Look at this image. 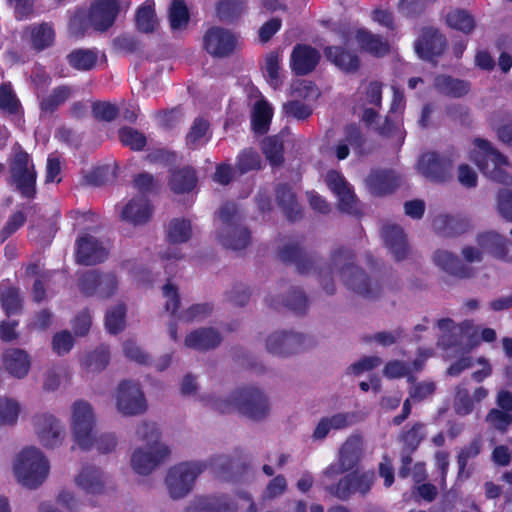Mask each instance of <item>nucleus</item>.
<instances>
[{
	"instance_id": "29",
	"label": "nucleus",
	"mask_w": 512,
	"mask_h": 512,
	"mask_svg": "<svg viewBox=\"0 0 512 512\" xmlns=\"http://www.w3.org/2000/svg\"><path fill=\"white\" fill-rule=\"evenodd\" d=\"M276 202L290 222L303 217L302 208L292 187L287 183L278 184L275 189Z\"/></svg>"
},
{
	"instance_id": "42",
	"label": "nucleus",
	"mask_w": 512,
	"mask_h": 512,
	"mask_svg": "<svg viewBox=\"0 0 512 512\" xmlns=\"http://www.w3.org/2000/svg\"><path fill=\"white\" fill-rule=\"evenodd\" d=\"M445 23L449 28L465 35L471 34L476 27L474 16L469 11L461 8L450 10L446 14Z\"/></svg>"
},
{
	"instance_id": "38",
	"label": "nucleus",
	"mask_w": 512,
	"mask_h": 512,
	"mask_svg": "<svg viewBox=\"0 0 512 512\" xmlns=\"http://www.w3.org/2000/svg\"><path fill=\"white\" fill-rule=\"evenodd\" d=\"M265 302L272 309L278 310L282 306L296 314H305L308 308V298L304 291L298 288L291 289L287 298L282 301L271 296L267 297Z\"/></svg>"
},
{
	"instance_id": "47",
	"label": "nucleus",
	"mask_w": 512,
	"mask_h": 512,
	"mask_svg": "<svg viewBox=\"0 0 512 512\" xmlns=\"http://www.w3.org/2000/svg\"><path fill=\"white\" fill-rule=\"evenodd\" d=\"M68 64L78 71L92 70L98 61V54L91 49H74L67 55Z\"/></svg>"
},
{
	"instance_id": "63",
	"label": "nucleus",
	"mask_w": 512,
	"mask_h": 512,
	"mask_svg": "<svg viewBox=\"0 0 512 512\" xmlns=\"http://www.w3.org/2000/svg\"><path fill=\"white\" fill-rule=\"evenodd\" d=\"M403 125V118L400 115L388 113L382 124L374 127L375 131L382 137H392Z\"/></svg>"
},
{
	"instance_id": "59",
	"label": "nucleus",
	"mask_w": 512,
	"mask_h": 512,
	"mask_svg": "<svg viewBox=\"0 0 512 512\" xmlns=\"http://www.w3.org/2000/svg\"><path fill=\"white\" fill-rule=\"evenodd\" d=\"M100 279L101 272L97 269L82 273L78 278L80 292L87 297L98 295Z\"/></svg>"
},
{
	"instance_id": "20",
	"label": "nucleus",
	"mask_w": 512,
	"mask_h": 512,
	"mask_svg": "<svg viewBox=\"0 0 512 512\" xmlns=\"http://www.w3.org/2000/svg\"><path fill=\"white\" fill-rule=\"evenodd\" d=\"M76 261L85 266H93L104 262L108 257V251L92 235L86 234L76 240Z\"/></svg>"
},
{
	"instance_id": "62",
	"label": "nucleus",
	"mask_w": 512,
	"mask_h": 512,
	"mask_svg": "<svg viewBox=\"0 0 512 512\" xmlns=\"http://www.w3.org/2000/svg\"><path fill=\"white\" fill-rule=\"evenodd\" d=\"M19 413L20 406L17 401L0 397V426L15 424Z\"/></svg>"
},
{
	"instance_id": "3",
	"label": "nucleus",
	"mask_w": 512,
	"mask_h": 512,
	"mask_svg": "<svg viewBox=\"0 0 512 512\" xmlns=\"http://www.w3.org/2000/svg\"><path fill=\"white\" fill-rule=\"evenodd\" d=\"M207 403L220 414H229L237 410L241 415L252 420H262L270 411L266 395L253 386L238 388L229 399L209 397Z\"/></svg>"
},
{
	"instance_id": "57",
	"label": "nucleus",
	"mask_w": 512,
	"mask_h": 512,
	"mask_svg": "<svg viewBox=\"0 0 512 512\" xmlns=\"http://www.w3.org/2000/svg\"><path fill=\"white\" fill-rule=\"evenodd\" d=\"M110 361V353L107 347L101 346L86 354L82 365L91 372L104 370Z\"/></svg>"
},
{
	"instance_id": "56",
	"label": "nucleus",
	"mask_w": 512,
	"mask_h": 512,
	"mask_svg": "<svg viewBox=\"0 0 512 512\" xmlns=\"http://www.w3.org/2000/svg\"><path fill=\"white\" fill-rule=\"evenodd\" d=\"M262 150L272 166H280L284 163L283 141L278 136L267 137L263 141Z\"/></svg>"
},
{
	"instance_id": "31",
	"label": "nucleus",
	"mask_w": 512,
	"mask_h": 512,
	"mask_svg": "<svg viewBox=\"0 0 512 512\" xmlns=\"http://www.w3.org/2000/svg\"><path fill=\"white\" fill-rule=\"evenodd\" d=\"M355 39L362 51L380 58L390 52L389 42L381 35L374 34L366 28H358Z\"/></svg>"
},
{
	"instance_id": "53",
	"label": "nucleus",
	"mask_w": 512,
	"mask_h": 512,
	"mask_svg": "<svg viewBox=\"0 0 512 512\" xmlns=\"http://www.w3.org/2000/svg\"><path fill=\"white\" fill-rule=\"evenodd\" d=\"M280 55L276 51H271L265 57V63L262 67V71L266 78L267 83L274 90L278 89L282 85V79L280 76Z\"/></svg>"
},
{
	"instance_id": "4",
	"label": "nucleus",
	"mask_w": 512,
	"mask_h": 512,
	"mask_svg": "<svg viewBox=\"0 0 512 512\" xmlns=\"http://www.w3.org/2000/svg\"><path fill=\"white\" fill-rule=\"evenodd\" d=\"M95 418L92 406L84 401L78 400L72 407V432L75 443L82 450H89L96 443L100 453H109L113 451L117 445V438L112 433L100 435L98 438L93 437V428Z\"/></svg>"
},
{
	"instance_id": "30",
	"label": "nucleus",
	"mask_w": 512,
	"mask_h": 512,
	"mask_svg": "<svg viewBox=\"0 0 512 512\" xmlns=\"http://www.w3.org/2000/svg\"><path fill=\"white\" fill-rule=\"evenodd\" d=\"M433 261L441 270L460 279L471 278L474 274L473 268L463 264L456 255L445 250H437L433 255Z\"/></svg>"
},
{
	"instance_id": "28",
	"label": "nucleus",
	"mask_w": 512,
	"mask_h": 512,
	"mask_svg": "<svg viewBox=\"0 0 512 512\" xmlns=\"http://www.w3.org/2000/svg\"><path fill=\"white\" fill-rule=\"evenodd\" d=\"M326 59L345 73H355L360 68V58L343 46H326L323 50Z\"/></svg>"
},
{
	"instance_id": "36",
	"label": "nucleus",
	"mask_w": 512,
	"mask_h": 512,
	"mask_svg": "<svg viewBox=\"0 0 512 512\" xmlns=\"http://www.w3.org/2000/svg\"><path fill=\"white\" fill-rule=\"evenodd\" d=\"M222 337L213 328H199L189 333L185 338V345L198 351H207L220 345Z\"/></svg>"
},
{
	"instance_id": "40",
	"label": "nucleus",
	"mask_w": 512,
	"mask_h": 512,
	"mask_svg": "<svg viewBox=\"0 0 512 512\" xmlns=\"http://www.w3.org/2000/svg\"><path fill=\"white\" fill-rule=\"evenodd\" d=\"M211 138L210 122L203 116L196 117L185 136L186 146L195 150L205 145Z\"/></svg>"
},
{
	"instance_id": "26",
	"label": "nucleus",
	"mask_w": 512,
	"mask_h": 512,
	"mask_svg": "<svg viewBox=\"0 0 512 512\" xmlns=\"http://www.w3.org/2000/svg\"><path fill=\"white\" fill-rule=\"evenodd\" d=\"M153 213V206L145 196L132 198L122 209L121 219L135 226L147 223Z\"/></svg>"
},
{
	"instance_id": "14",
	"label": "nucleus",
	"mask_w": 512,
	"mask_h": 512,
	"mask_svg": "<svg viewBox=\"0 0 512 512\" xmlns=\"http://www.w3.org/2000/svg\"><path fill=\"white\" fill-rule=\"evenodd\" d=\"M236 46V36L225 28L212 26L204 33L203 48L213 57H228L235 51Z\"/></svg>"
},
{
	"instance_id": "15",
	"label": "nucleus",
	"mask_w": 512,
	"mask_h": 512,
	"mask_svg": "<svg viewBox=\"0 0 512 512\" xmlns=\"http://www.w3.org/2000/svg\"><path fill=\"white\" fill-rule=\"evenodd\" d=\"M126 8L130 6L129 1H123ZM120 0H95L89 9V22L97 31H107L115 22L121 11Z\"/></svg>"
},
{
	"instance_id": "12",
	"label": "nucleus",
	"mask_w": 512,
	"mask_h": 512,
	"mask_svg": "<svg viewBox=\"0 0 512 512\" xmlns=\"http://www.w3.org/2000/svg\"><path fill=\"white\" fill-rule=\"evenodd\" d=\"M116 407L124 416L144 413L147 403L140 385L130 380H122L116 390Z\"/></svg>"
},
{
	"instance_id": "54",
	"label": "nucleus",
	"mask_w": 512,
	"mask_h": 512,
	"mask_svg": "<svg viewBox=\"0 0 512 512\" xmlns=\"http://www.w3.org/2000/svg\"><path fill=\"white\" fill-rule=\"evenodd\" d=\"M261 163L259 153L252 148H248L238 154L235 169L240 175H243L250 171L260 170Z\"/></svg>"
},
{
	"instance_id": "39",
	"label": "nucleus",
	"mask_w": 512,
	"mask_h": 512,
	"mask_svg": "<svg viewBox=\"0 0 512 512\" xmlns=\"http://www.w3.org/2000/svg\"><path fill=\"white\" fill-rule=\"evenodd\" d=\"M76 483L88 494H101L104 492L103 473L95 466H84L76 477Z\"/></svg>"
},
{
	"instance_id": "25",
	"label": "nucleus",
	"mask_w": 512,
	"mask_h": 512,
	"mask_svg": "<svg viewBox=\"0 0 512 512\" xmlns=\"http://www.w3.org/2000/svg\"><path fill=\"white\" fill-rule=\"evenodd\" d=\"M235 501L228 495L202 496L186 508V512H236Z\"/></svg>"
},
{
	"instance_id": "33",
	"label": "nucleus",
	"mask_w": 512,
	"mask_h": 512,
	"mask_svg": "<svg viewBox=\"0 0 512 512\" xmlns=\"http://www.w3.org/2000/svg\"><path fill=\"white\" fill-rule=\"evenodd\" d=\"M198 177L195 168L184 166L170 171L168 185L175 194L189 193L197 186Z\"/></svg>"
},
{
	"instance_id": "24",
	"label": "nucleus",
	"mask_w": 512,
	"mask_h": 512,
	"mask_svg": "<svg viewBox=\"0 0 512 512\" xmlns=\"http://www.w3.org/2000/svg\"><path fill=\"white\" fill-rule=\"evenodd\" d=\"M382 238L385 246L393 255L396 261L407 258L410 246L404 230L398 225H386L382 229Z\"/></svg>"
},
{
	"instance_id": "50",
	"label": "nucleus",
	"mask_w": 512,
	"mask_h": 512,
	"mask_svg": "<svg viewBox=\"0 0 512 512\" xmlns=\"http://www.w3.org/2000/svg\"><path fill=\"white\" fill-rule=\"evenodd\" d=\"M245 0H219L216 4V15L224 23H233L243 14Z\"/></svg>"
},
{
	"instance_id": "17",
	"label": "nucleus",
	"mask_w": 512,
	"mask_h": 512,
	"mask_svg": "<svg viewBox=\"0 0 512 512\" xmlns=\"http://www.w3.org/2000/svg\"><path fill=\"white\" fill-rule=\"evenodd\" d=\"M278 257L285 264L295 265L297 272L302 275L314 271L320 261L315 253L305 251L299 241L285 244L279 248Z\"/></svg>"
},
{
	"instance_id": "10",
	"label": "nucleus",
	"mask_w": 512,
	"mask_h": 512,
	"mask_svg": "<svg viewBox=\"0 0 512 512\" xmlns=\"http://www.w3.org/2000/svg\"><path fill=\"white\" fill-rule=\"evenodd\" d=\"M448 49V40L439 28L424 26L414 42V50L417 56L426 62L437 65L439 59Z\"/></svg>"
},
{
	"instance_id": "61",
	"label": "nucleus",
	"mask_w": 512,
	"mask_h": 512,
	"mask_svg": "<svg viewBox=\"0 0 512 512\" xmlns=\"http://www.w3.org/2000/svg\"><path fill=\"white\" fill-rule=\"evenodd\" d=\"M485 421L500 433L508 431L512 424V414L497 408L489 410L485 417Z\"/></svg>"
},
{
	"instance_id": "35",
	"label": "nucleus",
	"mask_w": 512,
	"mask_h": 512,
	"mask_svg": "<svg viewBox=\"0 0 512 512\" xmlns=\"http://www.w3.org/2000/svg\"><path fill=\"white\" fill-rule=\"evenodd\" d=\"M23 296L19 287L9 280L0 283V303L7 317L19 315L23 311Z\"/></svg>"
},
{
	"instance_id": "46",
	"label": "nucleus",
	"mask_w": 512,
	"mask_h": 512,
	"mask_svg": "<svg viewBox=\"0 0 512 512\" xmlns=\"http://www.w3.org/2000/svg\"><path fill=\"white\" fill-rule=\"evenodd\" d=\"M273 117V109L267 101L260 100L255 104L251 126L255 134L264 135L268 132Z\"/></svg>"
},
{
	"instance_id": "19",
	"label": "nucleus",
	"mask_w": 512,
	"mask_h": 512,
	"mask_svg": "<svg viewBox=\"0 0 512 512\" xmlns=\"http://www.w3.org/2000/svg\"><path fill=\"white\" fill-rule=\"evenodd\" d=\"M370 194L382 197L394 193L401 185V178L393 169H372L366 180Z\"/></svg>"
},
{
	"instance_id": "44",
	"label": "nucleus",
	"mask_w": 512,
	"mask_h": 512,
	"mask_svg": "<svg viewBox=\"0 0 512 512\" xmlns=\"http://www.w3.org/2000/svg\"><path fill=\"white\" fill-rule=\"evenodd\" d=\"M482 450V440L480 436L473 438L468 445L460 449L457 455L458 475L459 479H467L471 472L467 470L469 460L475 459Z\"/></svg>"
},
{
	"instance_id": "60",
	"label": "nucleus",
	"mask_w": 512,
	"mask_h": 512,
	"mask_svg": "<svg viewBox=\"0 0 512 512\" xmlns=\"http://www.w3.org/2000/svg\"><path fill=\"white\" fill-rule=\"evenodd\" d=\"M453 408L459 416L469 415L474 409L472 396L463 385H458L455 389Z\"/></svg>"
},
{
	"instance_id": "43",
	"label": "nucleus",
	"mask_w": 512,
	"mask_h": 512,
	"mask_svg": "<svg viewBox=\"0 0 512 512\" xmlns=\"http://www.w3.org/2000/svg\"><path fill=\"white\" fill-rule=\"evenodd\" d=\"M361 455V437L352 436L342 445L338 462L344 470L352 471L359 463Z\"/></svg>"
},
{
	"instance_id": "7",
	"label": "nucleus",
	"mask_w": 512,
	"mask_h": 512,
	"mask_svg": "<svg viewBox=\"0 0 512 512\" xmlns=\"http://www.w3.org/2000/svg\"><path fill=\"white\" fill-rule=\"evenodd\" d=\"M474 144L477 149L471 153V160L487 178L505 185L512 184V177L504 170L508 159L492 144L482 138H476Z\"/></svg>"
},
{
	"instance_id": "23",
	"label": "nucleus",
	"mask_w": 512,
	"mask_h": 512,
	"mask_svg": "<svg viewBox=\"0 0 512 512\" xmlns=\"http://www.w3.org/2000/svg\"><path fill=\"white\" fill-rule=\"evenodd\" d=\"M476 241L482 250L500 260L512 262V244L504 236L488 231L478 234Z\"/></svg>"
},
{
	"instance_id": "64",
	"label": "nucleus",
	"mask_w": 512,
	"mask_h": 512,
	"mask_svg": "<svg viewBox=\"0 0 512 512\" xmlns=\"http://www.w3.org/2000/svg\"><path fill=\"white\" fill-rule=\"evenodd\" d=\"M116 105L109 102L96 101L92 104V114L99 121L111 122L118 116Z\"/></svg>"
},
{
	"instance_id": "58",
	"label": "nucleus",
	"mask_w": 512,
	"mask_h": 512,
	"mask_svg": "<svg viewBox=\"0 0 512 512\" xmlns=\"http://www.w3.org/2000/svg\"><path fill=\"white\" fill-rule=\"evenodd\" d=\"M126 306L117 304L105 315V327L110 334H118L125 328Z\"/></svg>"
},
{
	"instance_id": "18",
	"label": "nucleus",
	"mask_w": 512,
	"mask_h": 512,
	"mask_svg": "<svg viewBox=\"0 0 512 512\" xmlns=\"http://www.w3.org/2000/svg\"><path fill=\"white\" fill-rule=\"evenodd\" d=\"M418 169L430 181L443 183L451 178L452 162L437 152H428L420 157Z\"/></svg>"
},
{
	"instance_id": "13",
	"label": "nucleus",
	"mask_w": 512,
	"mask_h": 512,
	"mask_svg": "<svg viewBox=\"0 0 512 512\" xmlns=\"http://www.w3.org/2000/svg\"><path fill=\"white\" fill-rule=\"evenodd\" d=\"M312 345L311 338L294 332H275L266 341L267 351L278 356L299 353Z\"/></svg>"
},
{
	"instance_id": "22",
	"label": "nucleus",
	"mask_w": 512,
	"mask_h": 512,
	"mask_svg": "<svg viewBox=\"0 0 512 512\" xmlns=\"http://www.w3.org/2000/svg\"><path fill=\"white\" fill-rule=\"evenodd\" d=\"M34 426L40 443L46 448H54L63 440V427L51 414H41L34 417Z\"/></svg>"
},
{
	"instance_id": "6",
	"label": "nucleus",
	"mask_w": 512,
	"mask_h": 512,
	"mask_svg": "<svg viewBox=\"0 0 512 512\" xmlns=\"http://www.w3.org/2000/svg\"><path fill=\"white\" fill-rule=\"evenodd\" d=\"M8 166L7 184L22 198L33 200L37 194V171L30 154L18 146L8 160Z\"/></svg>"
},
{
	"instance_id": "11",
	"label": "nucleus",
	"mask_w": 512,
	"mask_h": 512,
	"mask_svg": "<svg viewBox=\"0 0 512 512\" xmlns=\"http://www.w3.org/2000/svg\"><path fill=\"white\" fill-rule=\"evenodd\" d=\"M375 478V472L373 470H354L342 477L336 484L327 486L325 490L337 499L346 501L355 493H359L363 496L368 494L374 484Z\"/></svg>"
},
{
	"instance_id": "51",
	"label": "nucleus",
	"mask_w": 512,
	"mask_h": 512,
	"mask_svg": "<svg viewBox=\"0 0 512 512\" xmlns=\"http://www.w3.org/2000/svg\"><path fill=\"white\" fill-rule=\"evenodd\" d=\"M72 88L68 85H59L51 93L44 97L39 104L41 112L53 113L57 108L70 98Z\"/></svg>"
},
{
	"instance_id": "5",
	"label": "nucleus",
	"mask_w": 512,
	"mask_h": 512,
	"mask_svg": "<svg viewBox=\"0 0 512 512\" xmlns=\"http://www.w3.org/2000/svg\"><path fill=\"white\" fill-rule=\"evenodd\" d=\"M136 434L146 443V450L135 449L131 456V466L137 474L148 475L168 458L170 450L160 443L161 433L155 423H141Z\"/></svg>"
},
{
	"instance_id": "8",
	"label": "nucleus",
	"mask_w": 512,
	"mask_h": 512,
	"mask_svg": "<svg viewBox=\"0 0 512 512\" xmlns=\"http://www.w3.org/2000/svg\"><path fill=\"white\" fill-rule=\"evenodd\" d=\"M219 219L223 227L218 238L225 248L239 251L250 244L251 232L242 225L243 219L235 203H224L219 209Z\"/></svg>"
},
{
	"instance_id": "45",
	"label": "nucleus",
	"mask_w": 512,
	"mask_h": 512,
	"mask_svg": "<svg viewBox=\"0 0 512 512\" xmlns=\"http://www.w3.org/2000/svg\"><path fill=\"white\" fill-rule=\"evenodd\" d=\"M135 23L140 32L152 33L156 30L158 21L154 0H146L138 7L135 14Z\"/></svg>"
},
{
	"instance_id": "27",
	"label": "nucleus",
	"mask_w": 512,
	"mask_h": 512,
	"mask_svg": "<svg viewBox=\"0 0 512 512\" xmlns=\"http://www.w3.org/2000/svg\"><path fill=\"white\" fill-rule=\"evenodd\" d=\"M25 35L29 36L31 48L35 52H42L53 46L55 42V30L48 22L25 26L22 37L24 38Z\"/></svg>"
},
{
	"instance_id": "1",
	"label": "nucleus",
	"mask_w": 512,
	"mask_h": 512,
	"mask_svg": "<svg viewBox=\"0 0 512 512\" xmlns=\"http://www.w3.org/2000/svg\"><path fill=\"white\" fill-rule=\"evenodd\" d=\"M354 250L339 246L331 252L330 264L319 267V282L328 295L336 291L332 274L337 272L345 287L355 294L369 300L378 299L383 293V284L378 279H372L366 272L356 265Z\"/></svg>"
},
{
	"instance_id": "9",
	"label": "nucleus",
	"mask_w": 512,
	"mask_h": 512,
	"mask_svg": "<svg viewBox=\"0 0 512 512\" xmlns=\"http://www.w3.org/2000/svg\"><path fill=\"white\" fill-rule=\"evenodd\" d=\"M49 462L36 447L24 448L14 464L19 482L30 489L40 486L49 474Z\"/></svg>"
},
{
	"instance_id": "49",
	"label": "nucleus",
	"mask_w": 512,
	"mask_h": 512,
	"mask_svg": "<svg viewBox=\"0 0 512 512\" xmlns=\"http://www.w3.org/2000/svg\"><path fill=\"white\" fill-rule=\"evenodd\" d=\"M170 29L173 32L185 30L190 22L189 9L184 0H173L168 11Z\"/></svg>"
},
{
	"instance_id": "16",
	"label": "nucleus",
	"mask_w": 512,
	"mask_h": 512,
	"mask_svg": "<svg viewBox=\"0 0 512 512\" xmlns=\"http://www.w3.org/2000/svg\"><path fill=\"white\" fill-rule=\"evenodd\" d=\"M325 180L330 190L338 197L339 209L350 215H359V201L343 175L336 170H331L327 173Z\"/></svg>"
},
{
	"instance_id": "21",
	"label": "nucleus",
	"mask_w": 512,
	"mask_h": 512,
	"mask_svg": "<svg viewBox=\"0 0 512 512\" xmlns=\"http://www.w3.org/2000/svg\"><path fill=\"white\" fill-rule=\"evenodd\" d=\"M321 59L320 52L308 44H296L290 56V67L297 76H305L315 70Z\"/></svg>"
},
{
	"instance_id": "41",
	"label": "nucleus",
	"mask_w": 512,
	"mask_h": 512,
	"mask_svg": "<svg viewBox=\"0 0 512 512\" xmlns=\"http://www.w3.org/2000/svg\"><path fill=\"white\" fill-rule=\"evenodd\" d=\"M0 111L7 116H24L23 106L10 82L0 84Z\"/></svg>"
},
{
	"instance_id": "2",
	"label": "nucleus",
	"mask_w": 512,
	"mask_h": 512,
	"mask_svg": "<svg viewBox=\"0 0 512 512\" xmlns=\"http://www.w3.org/2000/svg\"><path fill=\"white\" fill-rule=\"evenodd\" d=\"M208 466L217 477L225 481L233 480L236 462L232 457L217 455L212 457L209 463L201 461L182 462L171 467L167 473L165 482L170 497L180 499L190 493L196 478Z\"/></svg>"
},
{
	"instance_id": "34",
	"label": "nucleus",
	"mask_w": 512,
	"mask_h": 512,
	"mask_svg": "<svg viewBox=\"0 0 512 512\" xmlns=\"http://www.w3.org/2000/svg\"><path fill=\"white\" fill-rule=\"evenodd\" d=\"M433 228L441 236L455 237L470 228V221L461 216L440 214L433 219Z\"/></svg>"
},
{
	"instance_id": "52",
	"label": "nucleus",
	"mask_w": 512,
	"mask_h": 512,
	"mask_svg": "<svg viewBox=\"0 0 512 512\" xmlns=\"http://www.w3.org/2000/svg\"><path fill=\"white\" fill-rule=\"evenodd\" d=\"M192 234L191 223L186 219H172L167 229V240L170 244L186 243Z\"/></svg>"
},
{
	"instance_id": "48",
	"label": "nucleus",
	"mask_w": 512,
	"mask_h": 512,
	"mask_svg": "<svg viewBox=\"0 0 512 512\" xmlns=\"http://www.w3.org/2000/svg\"><path fill=\"white\" fill-rule=\"evenodd\" d=\"M426 438V425L420 421L415 422L410 428H403L398 436L402 448L417 451L422 441Z\"/></svg>"
},
{
	"instance_id": "37",
	"label": "nucleus",
	"mask_w": 512,
	"mask_h": 512,
	"mask_svg": "<svg viewBox=\"0 0 512 512\" xmlns=\"http://www.w3.org/2000/svg\"><path fill=\"white\" fill-rule=\"evenodd\" d=\"M433 85L438 93L451 98H461L467 95L471 88L469 81L446 74L437 75L434 78Z\"/></svg>"
},
{
	"instance_id": "32",
	"label": "nucleus",
	"mask_w": 512,
	"mask_h": 512,
	"mask_svg": "<svg viewBox=\"0 0 512 512\" xmlns=\"http://www.w3.org/2000/svg\"><path fill=\"white\" fill-rule=\"evenodd\" d=\"M2 362L6 371L18 379L24 378L31 366L29 354L20 348L6 349L2 356Z\"/></svg>"
},
{
	"instance_id": "55",
	"label": "nucleus",
	"mask_w": 512,
	"mask_h": 512,
	"mask_svg": "<svg viewBox=\"0 0 512 512\" xmlns=\"http://www.w3.org/2000/svg\"><path fill=\"white\" fill-rule=\"evenodd\" d=\"M118 136L122 145L132 151H142L147 145L145 134L132 127H121L118 130Z\"/></svg>"
}]
</instances>
